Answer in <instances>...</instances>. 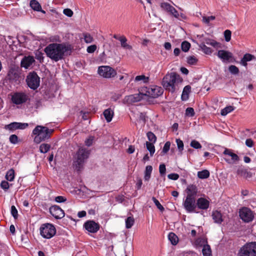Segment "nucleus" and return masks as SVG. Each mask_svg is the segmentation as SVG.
<instances>
[{"mask_svg": "<svg viewBox=\"0 0 256 256\" xmlns=\"http://www.w3.org/2000/svg\"><path fill=\"white\" fill-rule=\"evenodd\" d=\"M71 52V46L66 43H52L44 48L47 56L56 62L64 59L65 56L70 55Z\"/></svg>", "mask_w": 256, "mask_h": 256, "instance_id": "1", "label": "nucleus"}, {"mask_svg": "<svg viewBox=\"0 0 256 256\" xmlns=\"http://www.w3.org/2000/svg\"><path fill=\"white\" fill-rule=\"evenodd\" d=\"M53 132V130L50 129L46 126H37L32 132V134L35 136L34 142L36 144H39L48 139Z\"/></svg>", "mask_w": 256, "mask_h": 256, "instance_id": "2", "label": "nucleus"}, {"mask_svg": "<svg viewBox=\"0 0 256 256\" xmlns=\"http://www.w3.org/2000/svg\"><path fill=\"white\" fill-rule=\"evenodd\" d=\"M179 75L176 72H171L166 74L163 78L162 85L166 90L174 92L176 90V84L179 82Z\"/></svg>", "mask_w": 256, "mask_h": 256, "instance_id": "3", "label": "nucleus"}, {"mask_svg": "<svg viewBox=\"0 0 256 256\" xmlns=\"http://www.w3.org/2000/svg\"><path fill=\"white\" fill-rule=\"evenodd\" d=\"M88 150L83 148H80L76 153L74 160V166L77 171H80L83 164L88 156Z\"/></svg>", "mask_w": 256, "mask_h": 256, "instance_id": "4", "label": "nucleus"}, {"mask_svg": "<svg viewBox=\"0 0 256 256\" xmlns=\"http://www.w3.org/2000/svg\"><path fill=\"white\" fill-rule=\"evenodd\" d=\"M40 231L42 236L47 239L52 238L56 233L54 226L48 223L42 224L40 227Z\"/></svg>", "mask_w": 256, "mask_h": 256, "instance_id": "5", "label": "nucleus"}, {"mask_svg": "<svg viewBox=\"0 0 256 256\" xmlns=\"http://www.w3.org/2000/svg\"><path fill=\"white\" fill-rule=\"evenodd\" d=\"M238 256H256V242L245 244L238 252Z\"/></svg>", "mask_w": 256, "mask_h": 256, "instance_id": "6", "label": "nucleus"}, {"mask_svg": "<svg viewBox=\"0 0 256 256\" xmlns=\"http://www.w3.org/2000/svg\"><path fill=\"white\" fill-rule=\"evenodd\" d=\"M143 92L144 95L152 98H156L163 94L162 88L157 86H146L143 88Z\"/></svg>", "mask_w": 256, "mask_h": 256, "instance_id": "7", "label": "nucleus"}, {"mask_svg": "<svg viewBox=\"0 0 256 256\" xmlns=\"http://www.w3.org/2000/svg\"><path fill=\"white\" fill-rule=\"evenodd\" d=\"M255 213L250 208L242 207L239 210V216L240 219L246 223L252 222L254 218Z\"/></svg>", "mask_w": 256, "mask_h": 256, "instance_id": "8", "label": "nucleus"}, {"mask_svg": "<svg viewBox=\"0 0 256 256\" xmlns=\"http://www.w3.org/2000/svg\"><path fill=\"white\" fill-rule=\"evenodd\" d=\"M26 82L30 88L35 90L40 86V78L36 72H31L27 76Z\"/></svg>", "mask_w": 256, "mask_h": 256, "instance_id": "9", "label": "nucleus"}, {"mask_svg": "<svg viewBox=\"0 0 256 256\" xmlns=\"http://www.w3.org/2000/svg\"><path fill=\"white\" fill-rule=\"evenodd\" d=\"M98 73L101 76L106 78H113L116 74V70L108 66H100L98 68Z\"/></svg>", "mask_w": 256, "mask_h": 256, "instance_id": "10", "label": "nucleus"}, {"mask_svg": "<svg viewBox=\"0 0 256 256\" xmlns=\"http://www.w3.org/2000/svg\"><path fill=\"white\" fill-rule=\"evenodd\" d=\"M183 206L186 210L189 213L194 212L196 208V202L194 197L187 195L183 202Z\"/></svg>", "mask_w": 256, "mask_h": 256, "instance_id": "11", "label": "nucleus"}, {"mask_svg": "<svg viewBox=\"0 0 256 256\" xmlns=\"http://www.w3.org/2000/svg\"><path fill=\"white\" fill-rule=\"evenodd\" d=\"M160 8L162 10L172 15L176 18H178L179 14L176 9L167 2H162L160 4Z\"/></svg>", "mask_w": 256, "mask_h": 256, "instance_id": "12", "label": "nucleus"}, {"mask_svg": "<svg viewBox=\"0 0 256 256\" xmlns=\"http://www.w3.org/2000/svg\"><path fill=\"white\" fill-rule=\"evenodd\" d=\"M28 99V96L24 92H15L12 96V102L16 104H20L24 103Z\"/></svg>", "mask_w": 256, "mask_h": 256, "instance_id": "13", "label": "nucleus"}, {"mask_svg": "<svg viewBox=\"0 0 256 256\" xmlns=\"http://www.w3.org/2000/svg\"><path fill=\"white\" fill-rule=\"evenodd\" d=\"M217 56L224 63L232 62L234 61L232 54L227 50H219Z\"/></svg>", "mask_w": 256, "mask_h": 256, "instance_id": "14", "label": "nucleus"}, {"mask_svg": "<svg viewBox=\"0 0 256 256\" xmlns=\"http://www.w3.org/2000/svg\"><path fill=\"white\" fill-rule=\"evenodd\" d=\"M28 126V123L12 122L6 125L4 128L10 130V132H14L16 130H24Z\"/></svg>", "mask_w": 256, "mask_h": 256, "instance_id": "15", "label": "nucleus"}, {"mask_svg": "<svg viewBox=\"0 0 256 256\" xmlns=\"http://www.w3.org/2000/svg\"><path fill=\"white\" fill-rule=\"evenodd\" d=\"M50 214L56 220L63 218L64 216V211L58 206L54 205L50 208Z\"/></svg>", "mask_w": 256, "mask_h": 256, "instance_id": "16", "label": "nucleus"}, {"mask_svg": "<svg viewBox=\"0 0 256 256\" xmlns=\"http://www.w3.org/2000/svg\"><path fill=\"white\" fill-rule=\"evenodd\" d=\"M84 228L89 232L96 233L100 229V225L94 220H89L84 222Z\"/></svg>", "mask_w": 256, "mask_h": 256, "instance_id": "17", "label": "nucleus"}, {"mask_svg": "<svg viewBox=\"0 0 256 256\" xmlns=\"http://www.w3.org/2000/svg\"><path fill=\"white\" fill-rule=\"evenodd\" d=\"M223 154L224 155L228 156L231 157L230 160L226 158H224V160L228 164H233L236 162L238 161L239 160L238 156L236 154L234 153L232 150L225 148L223 152Z\"/></svg>", "mask_w": 256, "mask_h": 256, "instance_id": "18", "label": "nucleus"}, {"mask_svg": "<svg viewBox=\"0 0 256 256\" xmlns=\"http://www.w3.org/2000/svg\"><path fill=\"white\" fill-rule=\"evenodd\" d=\"M35 60L33 56H24L20 62V66L25 69L28 68L34 63Z\"/></svg>", "mask_w": 256, "mask_h": 256, "instance_id": "19", "label": "nucleus"}, {"mask_svg": "<svg viewBox=\"0 0 256 256\" xmlns=\"http://www.w3.org/2000/svg\"><path fill=\"white\" fill-rule=\"evenodd\" d=\"M196 204L199 209L206 210L209 208L210 202L205 198H200L196 200Z\"/></svg>", "mask_w": 256, "mask_h": 256, "instance_id": "20", "label": "nucleus"}, {"mask_svg": "<svg viewBox=\"0 0 256 256\" xmlns=\"http://www.w3.org/2000/svg\"><path fill=\"white\" fill-rule=\"evenodd\" d=\"M252 60L256 62V57L252 54L247 53L244 55L240 61V64L242 66L246 67L248 66L247 62Z\"/></svg>", "mask_w": 256, "mask_h": 256, "instance_id": "21", "label": "nucleus"}, {"mask_svg": "<svg viewBox=\"0 0 256 256\" xmlns=\"http://www.w3.org/2000/svg\"><path fill=\"white\" fill-rule=\"evenodd\" d=\"M142 98L141 94H136L126 96L124 100L128 104H132L140 101Z\"/></svg>", "mask_w": 256, "mask_h": 256, "instance_id": "22", "label": "nucleus"}, {"mask_svg": "<svg viewBox=\"0 0 256 256\" xmlns=\"http://www.w3.org/2000/svg\"><path fill=\"white\" fill-rule=\"evenodd\" d=\"M103 114L106 121L110 122L112 121L114 116V110L111 108H107L104 111Z\"/></svg>", "mask_w": 256, "mask_h": 256, "instance_id": "23", "label": "nucleus"}, {"mask_svg": "<svg viewBox=\"0 0 256 256\" xmlns=\"http://www.w3.org/2000/svg\"><path fill=\"white\" fill-rule=\"evenodd\" d=\"M8 76L10 79L17 80L20 77V73L18 70L12 68L8 72Z\"/></svg>", "mask_w": 256, "mask_h": 256, "instance_id": "24", "label": "nucleus"}, {"mask_svg": "<svg viewBox=\"0 0 256 256\" xmlns=\"http://www.w3.org/2000/svg\"><path fill=\"white\" fill-rule=\"evenodd\" d=\"M212 216L215 223L220 224L223 222L222 214L218 210L214 211Z\"/></svg>", "mask_w": 256, "mask_h": 256, "instance_id": "25", "label": "nucleus"}, {"mask_svg": "<svg viewBox=\"0 0 256 256\" xmlns=\"http://www.w3.org/2000/svg\"><path fill=\"white\" fill-rule=\"evenodd\" d=\"M191 87L190 86L188 85L184 87L182 94L181 96V99L183 101H186L188 99L189 94L190 92Z\"/></svg>", "mask_w": 256, "mask_h": 256, "instance_id": "26", "label": "nucleus"}, {"mask_svg": "<svg viewBox=\"0 0 256 256\" xmlns=\"http://www.w3.org/2000/svg\"><path fill=\"white\" fill-rule=\"evenodd\" d=\"M30 6L34 10L41 12L44 14L45 11L42 10V7L40 3L36 0H32L30 2Z\"/></svg>", "mask_w": 256, "mask_h": 256, "instance_id": "27", "label": "nucleus"}, {"mask_svg": "<svg viewBox=\"0 0 256 256\" xmlns=\"http://www.w3.org/2000/svg\"><path fill=\"white\" fill-rule=\"evenodd\" d=\"M118 40L120 42L121 46L125 49V50H132V46L128 44L127 42V39L124 36H120L118 38Z\"/></svg>", "mask_w": 256, "mask_h": 256, "instance_id": "28", "label": "nucleus"}, {"mask_svg": "<svg viewBox=\"0 0 256 256\" xmlns=\"http://www.w3.org/2000/svg\"><path fill=\"white\" fill-rule=\"evenodd\" d=\"M186 191L188 193L187 195H190L191 196L194 197L198 192V188L196 185L190 184L187 186Z\"/></svg>", "mask_w": 256, "mask_h": 256, "instance_id": "29", "label": "nucleus"}, {"mask_svg": "<svg viewBox=\"0 0 256 256\" xmlns=\"http://www.w3.org/2000/svg\"><path fill=\"white\" fill-rule=\"evenodd\" d=\"M152 170V167L151 166H147L146 167L144 175V180L145 181H148L151 176V174Z\"/></svg>", "mask_w": 256, "mask_h": 256, "instance_id": "30", "label": "nucleus"}, {"mask_svg": "<svg viewBox=\"0 0 256 256\" xmlns=\"http://www.w3.org/2000/svg\"><path fill=\"white\" fill-rule=\"evenodd\" d=\"M202 252L204 256H212L210 246L208 244H204Z\"/></svg>", "mask_w": 256, "mask_h": 256, "instance_id": "31", "label": "nucleus"}, {"mask_svg": "<svg viewBox=\"0 0 256 256\" xmlns=\"http://www.w3.org/2000/svg\"><path fill=\"white\" fill-rule=\"evenodd\" d=\"M15 177V172L14 169L11 168L6 173L5 178L10 182H12L14 180Z\"/></svg>", "mask_w": 256, "mask_h": 256, "instance_id": "32", "label": "nucleus"}, {"mask_svg": "<svg viewBox=\"0 0 256 256\" xmlns=\"http://www.w3.org/2000/svg\"><path fill=\"white\" fill-rule=\"evenodd\" d=\"M168 238L171 244L174 246L176 245L178 242V238L176 235L172 232L168 234Z\"/></svg>", "mask_w": 256, "mask_h": 256, "instance_id": "33", "label": "nucleus"}, {"mask_svg": "<svg viewBox=\"0 0 256 256\" xmlns=\"http://www.w3.org/2000/svg\"><path fill=\"white\" fill-rule=\"evenodd\" d=\"M210 172L208 170H204L198 172V176L200 179L207 178L210 176Z\"/></svg>", "mask_w": 256, "mask_h": 256, "instance_id": "34", "label": "nucleus"}, {"mask_svg": "<svg viewBox=\"0 0 256 256\" xmlns=\"http://www.w3.org/2000/svg\"><path fill=\"white\" fill-rule=\"evenodd\" d=\"M126 228L129 229L132 227L134 222V220L133 217L128 216V217L126 220Z\"/></svg>", "mask_w": 256, "mask_h": 256, "instance_id": "35", "label": "nucleus"}, {"mask_svg": "<svg viewBox=\"0 0 256 256\" xmlns=\"http://www.w3.org/2000/svg\"><path fill=\"white\" fill-rule=\"evenodd\" d=\"M146 144L147 150L150 152V156H152L155 152L154 143L146 142Z\"/></svg>", "mask_w": 256, "mask_h": 256, "instance_id": "36", "label": "nucleus"}, {"mask_svg": "<svg viewBox=\"0 0 256 256\" xmlns=\"http://www.w3.org/2000/svg\"><path fill=\"white\" fill-rule=\"evenodd\" d=\"M149 78L144 75L137 76L134 79L136 82H142L144 84L147 83L148 82Z\"/></svg>", "mask_w": 256, "mask_h": 256, "instance_id": "37", "label": "nucleus"}, {"mask_svg": "<svg viewBox=\"0 0 256 256\" xmlns=\"http://www.w3.org/2000/svg\"><path fill=\"white\" fill-rule=\"evenodd\" d=\"M50 148L49 144H42L40 146V151L41 153L45 154L47 152Z\"/></svg>", "mask_w": 256, "mask_h": 256, "instance_id": "38", "label": "nucleus"}, {"mask_svg": "<svg viewBox=\"0 0 256 256\" xmlns=\"http://www.w3.org/2000/svg\"><path fill=\"white\" fill-rule=\"evenodd\" d=\"M190 48V44L187 41H184L181 44V48L183 52H188Z\"/></svg>", "mask_w": 256, "mask_h": 256, "instance_id": "39", "label": "nucleus"}, {"mask_svg": "<svg viewBox=\"0 0 256 256\" xmlns=\"http://www.w3.org/2000/svg\"><path fill=\"white\" fill-rule=\"evenodd\" d=\"M147 137L150 142L154 143L156 140V137L154 134L151 132H148L147 134Z\"/></svg>", "mask_w": 256, "mask_h": 256, "instance_id": "40", "label": "nucleus"}, {"mask_svg": "<svg viewBox=\"0 0 256 256\" xmlns=\"http://www.w3.org/2000/svg\"><path fill=\"white\" fill-rule=\"evenodd\" d=\"M234 110L232 106H228L222 109L221 111V114L222 116H226L228 113Z\"/></svg>", "mask_w": 256, "mask_h": 256, "instance_id": "41", "label": "nucleus"}, {"mask_svg": "<svg viewBox=\"0 0 256 256\" xmlns=\"http://www.w3.org/2000/svg\"><path fill=\"white\" fill-rule=\"evenodd\" d=\"M229 72L232 74H237L239 72L238 68L234 65H231L228 67Z\"/></svg>", "mask_w": 256, "mask_h": 256, "instance_id": "42", "label": "nucleus"}, {"mask_svg": "<svg viewBox=\"0 0 256 256\" xmlns=\"http://www.w3.org/2000/svg\"><path fill=\"white\" fill-rule=\"evenodd\" d=\"M84 42L87 44L91 43L93 41V38L91 36V35L90 34H84Z\"/></svg>", "mask_w": 256, "mask_h": 256, "instance_id": "43", "label": "nucleus"}, {"mask_svg": "<svg viewBox=\"0 0 256 256\" xmlns=\"http://www.w3.org/2000/svg\"><path fill=\"white\" fill-rule=\"evenodd\" d=\"M200 48L202 52L206 54H210L212 52V49L206 46L204 44H201Z\"/></svg>", "mask_w": 256, "mask_h": 256, "instance_id": "44", "label": "nucleus"}, {"mask_svg": "<svg viewBox=\"0 0 256 256\" xmlns=\"http://www.w3.org/2000/svg\"><path fill=\"white\" fill-rule=\"evenodd\" d=\"M170 142H169V141L166 142L164 144V146L162 148V154H165L167 153L170 149Z\"/></svg>", "mask_w": 256, "mask_h": 256, "instance_id": "45", "label": "nucleus"}, {"mask_svg": "<svg viewBox=\"0 0 256 256\" xmlns=\"http://www.w3.org/2000/svg\"><path fill=\"white\" fill-rule=\"evenodd\" d=\"M152 200L158 209H159L160 211H163L164 210V208L163 206L160 204L159 201L156 198L152 197Z\"/></svg>", "mask_w": 256, "mask_h": 256, "instance_id": "46", "label": "nucleus"}, {"mask_svg": "<svg viewBox=\"0 0 256 256\" xmlns=\"http://www.w3.org/2000/svg\"><path fill=\"white\" fill-rule=\"evenodd\" d=\"M159 172L160 176H163L166 175V168L164 164H162L159 166Z\"/></svg>", "mask_w": 256, "mask_h": 256, "instance_id": "47", "label": "nucleus"}, {"mask_svg": "<svg viewBox=\"0 0 256 256\" xmlns=\"http://www.w3.org/2000/svg\"><path fill=\"white\" fill-rule=\"evenodd\" d=\"M190 146L195 149H199L202 148V145L200 144L196 140H192L190 144Z\"/></svg>", "mask_w": 256, "mask_h": 256, "instance_id": "48", "label": "nucleus"}, {"mask_svg": "<svg viewBox=\"0 0 256 256\" xmlns=\"http://www.w3.org/2000/svg\"><path fill=\"white\" fill-rule=\"evenodd\" d=\"M232 32L230 30H226L224 32V36L226 42L230 41L231 39Z\"/></svg>", "mask_w": 256, "mask_h": 256, "instance_id": "49", "label": "nucleus"}, {"mask_svg": "<svg viewBox=\"0 0 256 256\" xmlns=\"http://www.w3.org/2000/svg\"><path fill=\"white\" fill-rule=\"evenodd\" d=\"M9 140L11 144H16L18 142V137L16 134H12L9 138Z\"/></svg>", "mask_w": 256, "mask_h": 256, "instance_id": "50", "label": "nucleus"}, {"mask_svg": "<svg viewBox=\"0 0 256 256\" xmlns=\"http://www.w3.org/2000/svg\"><path fill=\"white\" fill-rule=\"evenodd\" d=\"M10 213L14 219H16L18 218V212L14 206H11Z\"/></svg>", "mask_w": 256, "mask_h": 256, "instance_id": "51", "label": "nucleus"}, {"mask_svg": "<svg viewBox=\"0 0 256 256\" xmlns=\"http://www.w3.org/2000/svg\"><path fill=\"white\" fill-rule=\"evenodd\" d=\"M186 115L188 116H194L195 113L194 110L192 108H188L186 110Z\"/></svg>", "mask_w": 256, "mask_h": 256, "instance_id": "52", "label": "nucleus"}, {"mask_svg": "<svg viewBox=\"0 0 256 256\" xmlns=\"http://www.w3.org/2000/svg\"><path fill=\"white\" fill-rule=\"evenodd\" d=\"M215 16H204L202 17V22L207 24H208L209 23H210V22L211 21V20H213L215 19Z\"/></svg>", "mask_w": 256, "mask_h": 256, "instance_id": "53", "label": "nucleus"}, {"mask_svg": "<svg viewBox=\"0 0 256 256\" xmlns=\"http://www.w3.org/2000/svg\"><path fill=\"white\" fill-rule=\"evenodd\" d=\"M176 143L178 150L180 152H182L184 150V143L180 139L176 140Z\"/></svg>", "mask_w": 256, "mask_h": 256, "instance_id": "54", "label": "nucleus"}, {"mask_svg": "<svg viewBox=\"0 0 256 256\" xmlns=\"http://www.w3.org/2000/svg\"><path fill=\"white\" fill-rule=\"evenodd\" d=\"M0 187L5 191L7 190L10 188L9 183L6 180H2L0 183Z\"/></svg>", "mask_w": 256, "mask_h": 256, "instance_id": "55", "label": "nucleus"}, {"mask_svg": "<svg viewBox=\"0 0 256 256\" xmlns=\"http://www.w3.org/2000/svg\"><path fill=\"white\" fill-rule=\"evenodd\" d=\"M197 62V59L194 56H190L187 58V62L188 64H194Z\"/></svg>", "mask_w": 256, "mask_h": 256, "instance_id": "56", "label": "nucleus"}, {"mask_svg": "<svg viewBox=\"0 0 256 256\" xmlns=\"http://www.w3.org/2000/svg\"><path fill=\"white\" fill-rule=\"evenodd\" d=\"M96 46L95 44L91 45L87 48L86 51L88 53L92 54L96 50Z\"/></svg>", "mask_w": 256, "mask_h": 256, "instance_id": "57", "label": "nucleus"}, {"mask_svg": "<svg viewBox=\"0 0 256 256\" xmlns=\"http://www.w3.org/2000/svg\"><path fill=\"white\" fill-rule=\"evenodd\" d=\"M168 178L170 180H176L179 178V175L176 173H172L168 174Z\"/></svg>", "mask_w": 256, "mask_h": 256, "instance_id": "58", "label": "nucleus"}, {"mask_svg": "<svg viewBox=\"0 0 256 256\" xmlns=\"http://www.w3.org/2000/svg\"><path fill=\"white\" fill-rule=\"evenodd\" d=\"M66 198L63 196H58L55 198V201L58 203L64 202H66Z\"/></svg>", "mask_w": 256, "mask_h": 256, "instance_id": "59", "label": "nucleus"}, {"mask_svg": "<svg viewBox=\"0 0 256 256\" xmlns=\"http://www.w3.org/2000/svg\"><path fill=\"white\" fill-rule=\"evenodd\" d=\"M64 14L68 17H71L73 14V12L70 8H65L63 10Z\"/></svg>", "mask_w": 256, "mask_h": 256, "instance_id": "60", "label": "nucleus"}, {"mask_svg": "<svg viewBox=\"0 0 256 256\" xmlns=\"http://www.w3.org/2000/svg\"><path fill=\"white\" fill-rule=\"evenodd\" d=\"M206 44L208 45L212 46L214 48L216 47L218 44V42L214 40H208V41L206 42Z\"/></svg>", "mask_w": 256, "mask_h": 256, "instance_id": "61", "label": "nucleus"}, {"mask_svg": "<svg viewBox=\"0 0 256 256\" xmlns=\"http://www.w3.org/2000/svg\"><path fill=\"white\" fill-rule=\"evenodd\" d=\"M93 142V138L92 137H90L87 138L85 141V144L88 146H90L92 145Z\"/></svg>", "mask_w": 256, "mask_h": 256, "instance_id": "62", "label": "nucleus"}, {"mask_svg": "<svg viewBox=\"0 0 256 256\" xmlns=\"http://www.w3.org/2000/svg\"><path fill=\"white\" fill-rule=\"evenodd\" d=\"M246 145L248 147H249V148L252 147V146L254 145V142H253L252 140V139H250V138L246 139Z\"/></svg>", "mask_w": 256, "mask_h": 256, "instance_id": "63", "label": "nucleus"}, {"mask_svg": "<svg viewBox=\"0 0 256 256\" xmlns=\"http://www.w3.org/2000/svg\"><path fill=\"white\" fill-rule=\"evenodd\" d=\"M245 172L244 170L241 167H240L238 168L236 173L238 175L242 176L244 174Z\"/></svg>", "mask_w": 256, "mask_h": 256, "instance_id": "64", "label": "nucleus"}]
</instances>
